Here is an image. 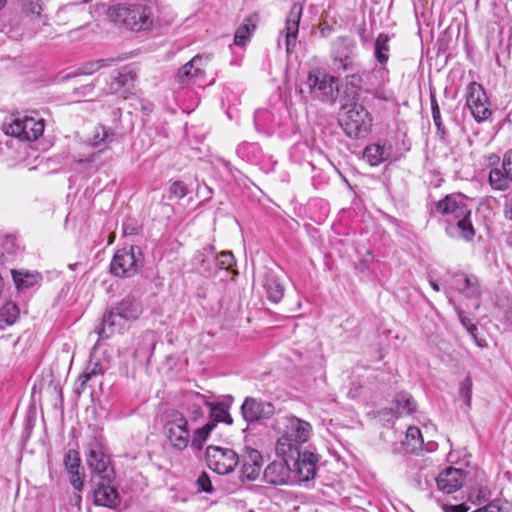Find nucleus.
<instances>
[{"instance_id":"7ed1b4c3","label":"nucleus","mask_w":512,"mask_h":512,"mask_svg":"<svg viewBox=\"0 0 512 512\" xmlns=\"http://www.w3.org/2000/svg\"><path fill=\"white\" fill-rule=\"evenodd\" d=\"M142 313L141 301L134 295H127L105 312L97 334L101 339L109 338L115 332H121L126 323L138 320Z\"/></svg>"},{"instance_id":"4d7b16f0","label":"nucleus","mask_w":512,"mask_h":512,"mask_svg":"<svg viewBox=\"0 0 512 512\" xmlns=\"http://www.w3.org/2000/svg\"><path fill=\"white\" fill-rule=\"evenodd\" d=\"M348 84H350L351 86L353 87H356V88H359L361 86V77L359 75H356V74H352L350 76H348Z\"/></svg>"},{"instance_id":"a18cd8bd","label":"nucleus","mask_w":512,"mask_h":512,"mask_svg":"<svg viewBox=\"0 0 512 512\" xmlns=\"http://www.w3.org/2000/svg\"><path fill=\"white\" fill-rule=\"evenodd\" d=\"M449 303L454 307L458 319L462 323V325L467 329V331L473 334V331L476 330L475 325L472 323L471 319L466 315V313L455 303L452 297L448 296Z\"/></svg>"},{"instance_id":"1a4fd4ad","label":"nucleus","mask_w":512,"mask_h":512,"mask_svg":"<svg viewBox=\"0 0 512 512\" xmlns=\"http://www.w3.org/2000/svg\"><path fill=\"white\" fill-rule=\"evenodd\" d=\"M307 85L310 94L322 102H333L338 92L336 78L319 69L309 72Z\"/></svg>"},{"instance_id":"bf43d9fd","label":"nucleus","mask_w":512,"mask_h":512,"mask_svg":"<svg viewBox=\"0 0 512 512\" xmlns=\"http://www.w3.org/2000/svg\"><path fill=\"white\" fill-rule=\"evenodd\" d=\"M264 114H266V111L264 110H259L255 113L254 121L256 126H258V121Z\"/></svg>"},{"instance_id":"680f3d73","label":"nucleus","mask_w":512,"mask_h":512,"mask_svg":"<svg viewBox=\"0 0 512 512\" xmlns=\"http://www.w3.org/2000/svg\"><path fill=\"white\" fill-rule=\"evenodd\" d=\"M143 109L146 111V112H150L152 110V105L149 104L148 106H144Z\"/></svg>"},{"instance_id":"052dcab7","label":"nucleus","mask_w":512,"mask_h":512,"mask_svg":"<svg viewBox=\"0 0 512 512\" xmlns=\"http://www.w3.org/2000/svg\"><path fill=\"white\" fill-rule=\"evenodd\" d=\"M430 285H431V287H432L435 291H437V292H438V291H440V286H439V284H438L436 281L431 280V281H430Z\"/></svg>"},{"instance_id":"5701e85b","label":"nucleus","mask_w":512,"mask_h":512,"mask_svg":"<svg viewBox=\"0 0 512 512\" xmlns=\"http://www.w3.org/2000/svg\"><path fill=\"white\" fill-rule=\"evenodd\" d=\"M303 13V6L300 3H294L286 17L285 21V44L286 51L290 54L296 45L299 32V23Z\"/></svg>"},{"instance_id":"ddd939ff","label":"nucleus","mask_w":512,"mask_h":512,"mask_svg":"<svg viewBox=\"0 0 512 512\" xmlns=\"http://www.w3.org/2000/svg\"><path fill=\"white\" fill-rule=\"evenodd\" d=\"M445 283L450 290L460 293L465 298L477 300L481 295L479 280L474 275L464 272L449 273Z\"/></svg>"},{"instance_id":"13d9d810","label":"nucleus","mask_w":512,"mask_h":512,"mask_svg":"<svg viewBox=\"0 0 512 512\" xmlns=\"http://www.w3.org/2000/svg\"><path fill=\"white\" fill-rule=\"evenodd\" d=\"M504 214L507 219L512 221V197L505 203Z\"/></svg>"},{"instance_id":"9b49d317","label":"nucleus","mask_w":512,"mask_h":512,"mask_svg":"<svg viewBox=\"0 0 512 512\" xmlns=\"http://www.w3.org/2000/svg\"><path fill=\"white\" fill-rule=\"evenodd\" d=\"M210 55H196L184 66H182L176 76V82L181 86L198 85L205 83V67L210 62Z\"/></svg>"},{"instance_id":"ea45409f","label":"nucleus","mask_w":512,"mask_h":512,"mask_svg":"<svg viewBox=\"0 0 512 512\" xmlns=\"http://www.w3.org/2000/svg\"><path fill=\"white\" fill-rule=\"evenodd\" d=\"M19 314L18 306L11 301L6 302L0 309V317L7 325L14 324L18 319Z\"/></svg>"},{"instance_id":"39448f33","label":"nucleus","mask_w":512,"mask_h":512,"mask_svg":"<svg viewBox=\"0 0 512 512\" xmlns=\"http://www.w3.org/2000/svg\"><path fill=\"white\" fill-rule=\"evenodd\" d=\"M144 258L140 247L130 246L115 252L110 263V272L117 277H132L143 266Z\"/></svg>"},{"instance_id":"e2e57ef3","label":"nucleus","mask_w":512,"mask_h":512,"mask_svg":"<svg viewBox=\"0 0 512 512\" xmlns=\"http://www.w3.org/2000/svg\"><path fill=\"white\" fill-rule=\"evenodd\" d=\"M92 0H81V1H75L73 2V4H79V3H88V2H91Z\"/></svg>"},{"instance_id":"cd10ccee","label":"nucleus","mask_w":512,"mask_h":512,"mask_svg":"<svg viewBox=\"0 0 512 512\" xmlns=\"http://www.w3.org/2000/svg\"><path fill=\"white\" fill-rule=\"evenodd\" d=\"M390 144L373 143L364 149L363 158L371 165L378 166L388 160L391 155Z\"/></svg>"},{"instance_id":"c03bdc74","label":"nucleus","mask_w":512,"mask_h":512,"mask_svg":"<svg viewBox=\"0 0 512 512\" xmlns=\"http://www.w3.org/2000/svg\"><path fill=\"white\" fill-rule=\"evenodd\" d=\"M472 379L470 376L465 377V379L460 383L459 387V395L464 400V403L467 408L471 406V398H472Z\"/></svg>"},{"instance_id":"72a5a7b5","label":"nucleus","mask_w":512,"mask_h":512,"mask_svg":"<svg viewBox=\"0 0 512 512\" xmlns=\"http://www.w3.org/2000/svg\"><path fill=\"white\" fill-rule=\"evenodd\" d=\"M423 444L420 429L416 426H409L406 431L405 440L402 442L405 453H418L423 449Z\"/></svg>"},{"instance_id":"473e14b6","label":"nucleus","mask_w":512,"mask_h":512,"mask_svg":"<svg viewBox=\"0 0 512 512\" xmlns=\"http://www.w3.org/2000/svg\"><path fill=\"white\" fill-rule=\"evenodd\" d=\"M12 278L18 289L27 290L37 285L41 281L42 276L38 272L12 270Z\"/></svg>"},{"instance_id":"aec40b11","label":"nucleus","mask_w":512,"mask_h":512,"mask_svg":"<svg viewBox=\"0 0 512 512\" xmlns=\"http://www.w3.org/2000/svg\"><path fill=\"white\" fill-rule=\"evenodd\" d=\"M467 473L458 468L448 467L434 478L437 487L445 494H452L461 489L465 483Z\"/></svg>"},{"instance_id":"e433bc0d","label":"nucleus","mask_w":512,"mask_h":512,"mask_svg":"<svg viewBox=\"0 0 512 512\" xmlns=\"http://www.w3.org/2000/svg\"><path fill=\"white\" fill-rule=\"evenodd\" d=\"M236 151L239 157L251 163L259 162L262 155L261 147L257 143L243 142Z\"/></svg>"},{"instance_id":"6ab92c4d","label":"nucleus","mask_w":512,"mask_h":512,"mask_svg":"<svg viewBox=\"0 0 512 512\" xmlns=\"http://www.w3.org/2000/svg\"><path fill=\"white\" fill-rule=\"evenodd\" d=\"M281 460L271 462L264 470V480L271 485L280 486L292 484L291 467L289 465L290 457H282Z\"/></svg>"},{"instance_id":"a19ab883","label":"nucleus","mask_w":512,"mask_h":512,"mask_svg":"<svg viewBox=\"0 0 512 512\" xmlns=\"http://www.w3.org/2000/svg\"><path fill=\"white\" fill-rule=\"evenodd\" d=\"M491 492L489 488L485 485H478L476 487H472L468 494V499L474 504H481L490 499Z\"/></svg>"},{"instance_id":"c85d7f7f","label":"nucleus","mask_w":512,"mask_h":512,"mask_svg":"<svg viewBox=\"0 0 512 512\" xmlns=\"http://www.w3.org/2000/svg\"><path fill=\"white\" fill-rule=\"evenodd\" d=\"M104 373L103 367L99 362L89 361L83 372L78 376L74 391L76 394H82L89 382L94 381L98 376Z\"/></svg>"},{"instance_id":"864d4df0","label":"nucleus","mask_w":512,"mask_h":512,"mask_svg":"<svg viewBox=\"0 0 512 512\" xmlns=\"http://www.w3.org/2000/svg\"><path fill=\"white\" fill-rule=\"evenodd\" d=\"M445 512H467V508L464 504L460 505H445L443 506Z\"/></svg>"},{"instance_id":"bb28decb","label":"nucleus","mask_w":512,"mask_h":512,"mask_svg":"<svg viewBox=\"0 0 512 512\" xmlns=\"http://www.w3.org/2000/svg\"><path fill=\"white\" fill-rule=\"evenodd\" d=\"M64 464L69 474V482L75 490L83 488V474L80 473V457L76 450H69L64 458Z\"/></svg>"},{"instance_id":"603ef678","label":"nucleus","mask_w":512,"mask_h":512,"mask_svg":"<svg viewBox=\"0 0 512 512\" xmlns=\"http://www.w3.org/2000/svg\"><path fill=\"white\" fill-rule=\"evenodd\" d=\"M430 102H431V111L432 115L440 113V107L438 105L436 95L434 91H430Z\"/></svg>"},{"instance_id":"37998d69","label":"nucleus","mask_w":512,"mask_h":512,"mask_svg":"<svg viewBox=\"0 0 512 512\" xmlns=\"http://www.w3.org/2000/svg\"><path fill=\"white\" fill-rule=\"evenodd\" d=\"M251 28L254 29L255 28V25L254 24H242L237 30H236V33H235V36H234V43L238 46H244L249 38H250V32H251Z\"/></svg>"},{"instance_id":"0eeeda50","label":"nucleus","mask_w":512,"mask_h":512,"mask_svg":"<svg viewBox=\"0 0 512 512\" xmlns=\"http://www.w3.org/2000/svg\"><path fill=\"white\" fill-rule=\"evenodd\" d=\"M164 433L171 446L179 451L184 450L190 441L188 421L179 411H171L166 416Z\"/></svg>"},{"instance_id":"4468645a","label":"nucleus","mask_w":512,"mask_h":512,"mask_svg":"<svg viewBox=\"0 0 512 512\" xmlns=\"http://www.w3.org/2000/svg\"><path fill=\"white\" fill-rule=\"evenodd\" d=\"M467 201V197L461 193L450 194L442 200L435 202L431 211L440 215H451L453 219L471 216V209Z\"/></svg>"},{"instance_id":"20e7f679","label":"nucleus","mask_w":512,"mask_h":512,"mask_svg":"<svg viewBox=\"0 0 512 512\" xmlns=\"http://www.w3.org/2000/svg\"><path fill=\"white\" fill-rule=\"evenodd\" d=\"M371 123L372 117L362 105L353 103L342 107L339 124L348 137L358 139L365 136Z\"/></svg>"},{"instance_id":"dca6fc26","label":"nucleus","mask_w":512,"mask_h":512,"mask_svg":"<svg viewBox=\"0 0 512 512\" xmlns=\"http://www.w3.org/2000/svg\"><path fill=\"white\" fill-rule=\"evenodd\" d=\"M113 480L92 481L93 503L97 506H103L110 509L120 505L121 498L117 488L112 484Z\"/></svg>"},{"instance_id":"f257e3e1","label":"nucleus","mask_w":512,"mask_h":512,"mask_svg":"<svg viewBox=\"0 0 512 512\" xmlns=\"http://www.w3.org/2000/svg\"><path fill=\"white\" fill-rule=\"evenodd\" d=\"M156 10V0H137L109 7L107 17L116 25L124 26L134 32H141L153 27Z\"/></svg>"},{"instance_id":"f03ea898","label":"nucleus","mask_w":512,"mask_h":512,"mask_svg":"<svg viewBox=\"0 0 512 512\" xmlns=\"http://www.w3.org/2000/svg\"><path fill=\"white\" fill-rule=\"evenodd\" d=\"M273 428L279 434L275 447L277 455L292 459L301 444L307 442L312 433L311 424L294 415L278 416Z\"/></svg>"},{"instance_id":"423d86ee","label":"nucleus","mask_w":512,"mask_h":512,"mask_svg":"<svg viewBox=\"0 0 512 512\" xmlns=\"http://www.w3.org/2000/svg\"><path fill=\"white\" fill-rule=\"evenodd\" d=\"M45 124L42 118L24 115L3 125L5 134L25 141H34L44 132Z\"/></svg>"},{"instance_id":"49530a36","label":"nucleus","mask_w":512,"mask_h":512,"mask_svg":"<svg viewBox=\"0 0 512 512\" xmlns=\"http://www.w3.org/2000/svg\"><path fill=\"white\" fill-rule=\"evenodd\" d=\"M187 193L188 188L182 181H174L169 187V199H182Z\"/></svg>"},{"instance_id":"f8f14e48","label":"nucleus","mask_w":512,"mask_h":512,"mask_svg":"<svg viewBox=\"0 0 512 512\" xmlns=\"http://www.w3.org/2000/svg\"><path fill=\"white\" fill-rule=\"evenodd\" d=\"M289 460L293 461V468H291V473L294 474L293 482H308L315 478L319 461L317 454L308 450L300 451L298 449L294 454V458H289Z\"/></svg>"},{"instance_id":"09e8293b","label":"nucleus","mask_w":512,"mask_h":512,"mask_svg":"<svg viewBox=\"0 0 512 512\" xmlns=\"http://www.w3.org/2000/svg\"><path fill=\"white\" fill-rule=\"evenodd\" d=\"M112 60L109 59H101L97 61H92L84 65L82 72L84 74H93L98 71L100 68L108 66Z\"/></svg>"},{"instance_id":"58836bf2","label":"nucleus","mask_w":512,"mask_h":512,"mask_svg":"<svg viewBox=\"0 0 512 512\" xmlns=\"http://www.w3.org/2000/svg\"><path fill=\"white\" fill-rule=\"evenodd\" d=\"M215 428L213 421H208L204 426L197 428L191 438V444L194 448L202 449L211 431Z\"/></svg>"},{"instance_id":"5fc2aeb1","label":"nucleus","mask_w":512,"mask_h":512,"mask_svg":"<svg viewBox=\"0 0 512 512\" xmlns=\"http://www.w3.org/2000/svg\"><path fill=\"white\" fill-rule=\"evenodd\" d=\"M473 512H501V511H500V508L498 507V505H496V503L493 501V502L489 503L488 505H486L482 508H479Z\"/></svg>"},{"instance_id":"79ce46f5","label":"nucleus","mask_w":512,"mask_h":512,"mask_svg":"<svg viewBox=\"0 0 512 512\" xmlns=\"http://www.w3.org/2000/svg\"><path fill=\"white\" fill-rule=\"evenodd\" d=\"M208 404H210V401H208L204 395L196 394L194 396V402L190 408L191 415L194 421L203 418L204 411L202 409V406L204 405L208 407Z\"/></svg>"},{"instance_id":"412c9836","label":"nucleus","mask_w":512,"mask_h":512,"mask_svg":"<svg viewBox=\"0 0 512 512\" xmlns=\"http://www.w3.org/2000/svg\"><path fill=\"white\" fill-rule=\"evenodd\" d=\"M202 254L205 256L202 259V267L208 275L215 273L217 269L230 270L235 265L234 255L229 251H223L219 256L214 257V247L207 246Z\"/></svg>"},{"instance_id":"4be33fe9","label":"nucleus","mask_w":512,"mask_h":512,"mask_svg":"<svg viewBox=\"0 0 512 512\" xmlns=\"http://www.w3.org/2000/svg\"><path fill=\"white\" fill-rule=\"evenodd\" d=\"M354 43L347 37H339L333 44L332 57L335 67L343 71L353 70Z\"/></svg>"},{"instance_id":"0e129e2a","label":"nucleus","mask_w":512,"mask_h":512,"mask_svg":"<svg viewBox=\"0 0 512 512\" xmlns=\"http://www.w3.org/2000/svg\"><path fill=\"white\" fill-rule=\"evenodd\" d=\"M7 3V0H0V9H2Z\"/></svg>"},{"instance_id":"f704fd0d","label":"nucleus","mask_w":512,"mask_h":512,"mask_svg":"<svg viewBox=\"0 0 512 512\" xmlns=\"http://www.w3.org/2000/svg\"><path fill=\"white\" fill-rule=\"evenodd\" d=\"M389 52V36L385 33H380L374 44V58L383 70L389 60Z\"/></svg>"},{"instance_id":"c9c22d12","label":"nucleus","mask_w":512,"mask_h":512,"mask_svg":"<svg viewBox=\"0 0 512 512\" xmlns=\"http://www.w3.org/2000/svg\"><path fill=\"white\" fill-rule=\"evenodd\" d=\"M210 410V421H213L216 425L219 422H224L226 424H232L233 419L229 413V405L224 402H210L208 404Z\"/></svg>"},{"instance_id":"b1692460","label":"nucleus","mask_w":512,"mask_h":512,"mask_svg":"<svg viewBox=\"0 0 512 512\" xmlns=\"http://www.w3.org/2000/svg\"><path fill=\"white\" fill-rule=\"evenodd\" d=\"M115 132L112 128L106 127L104 125H98L95 127V130L92 136L89 138V144L92 147H102L97 153H92L86 158H78L77 162L79 164L93 163L97 158L98 154L102 152L108 145L115 140Z\"/></svg>"},{"instance_id":"7c9ffc66","label":"nucleus","mask_w":512,"mask_h":512,"mask_svg":"<svg viewBox=\"0 0 512 512\" xmlns=\"http://www.w3.org/2000/svg\"><path fill=\"white\" fill-rule=\"evenodd\" d=\"M453 220L455 224H450L446 229L448 234L458 236L466 241H471L475 236L471 216L456 217Z\"/></svg>"},{"instance_id":"393cba45","label":"nucleus","mask_w":512,"mask_h":512,"mask_svg":"<svg viewBox=\"0 0 512 512\" xmlns=\"http://www.w3.org/2000/svg\"><path fill=\"white\" fill-rule=\"evenodd\" d=\"M22 15L33 25V32H37L41 25H47V15L43 13L42 0H17Z\"/></svg>"},{"instance_id":"69168bd1","label":"nucleus","mask_w":512,"mask_h":512,"mask_svg":"<svg viewBox=\"0 0 512 512\" xmlns=\"http://www.w3.org/2000/svg\"><path fill=\"white\" fill-rule=\"evenodd\" d=\"M77 502H78V504L81 502V496H79V495L77 496Z\"/></svg>"},{"instance_id":"9d476101","label":"nucleus","mask_w":512,"mask_h":512,"mask_svg":"<svg viewBox=\"0 0 512 512\" xmlns=\"http://www.w3.org/2000/svg\"><path fill=\"white\" fill-rule=\"evenodd\" d=\"M466 105L478 123L492 116L491 103L484 88L477 82H470L466 88Z\"/></svg>"},{"instance_id":"a878e982","label":"nucleus","mask_w":512,"mask_h":512,"mask_svg":"<svg viewBox=\"0 0 512 512\" xmlns=\"http://www.w3.org/2000/svg\"><path fill=\"white\" fill-rule=\"evenodd\" d=\"M135 78L136 75L131 69L127 67L122 68L109 84L110 93L118 94L124 99L127 98L134 88Z\"/></svg>"},{"instance_id":"6e6d98bb","label":"nucleus","mask_w":512,"mask_h":512,"mask_svg":"<svg viewBox=\"0 0 512 512\" xmlns=\"http://www.w3.org/2000/svg\"><path fill=\"white\" fill-rule=\"evenodd\" d=\"M433 122L438 130V132H441L442 134L445 133V128L442 122L441 113L432 115Z\"/></svg>"},{"instance_id":"3c124183","label":"nucleus","mask_w":512,"mask_h":512,"mask_svg":"<svg viewBox=\"0 0 512 512\" xmlns=\"http://www.w3.org/2000/svg\"><path fill=\"white\" fill-rule=\"evenodd\" d=\"M485 160H486V164L487 166L491 167L492 168H495V167H499V163H500V156H498L497 154L495 153H490L489 155H487L485 157Z\"/></svg>"},{"instance_id":"8fccbe9b","label":"nucleus","mask_w":512,"mask_h":512,"mask_svg":"<svg viewBox=\"0 0 512 512\" xmlns=\"http://www.w3.org/2000/svg\"><path fill=\"white\" fill-rule=\"evenodd\" d=\"M500 309L504 320L512 326V300L507 299L505 303L501 304Z\"/></svg>"},{"instance_id":"2eb2a0df","label":"nucleus","mask_w":512,"mask_h":512,"mask_svg":"<svg viewBox=\"0 0 512 512\" xmlns=\"http://www.w3.org/2000/svg\"><path fill=\"white\" fill-rule=\"evenodd\" d=\"M87 464L92 471L91 482L98 479L114 480V469L110 465V459L97 445L90 447Z\"/></svg>"},{"instance_id":"6e6552de","label":"nucleus","mask_w":512,"mask_h":512,"mask_svg":"<svg viewBox=\"0 0 512 512\" xmlns=\"http://www.w3.org/2000/svg\"><path fill=\"white\" fill-rule=\"evenodd\" d=\"M205 459L207 466L219 475L233 472L239 464V456L234 450L214 445L206 448Z\"/></svg>"},{"instance_id":"f3484780","label":"nucleus","mask_w":512,"mask_h":512,"mask_svg":"<svg viewBox=\"0 0 512 512\" xmlns=\"http://www.w3.org/2000/svg\"><path fill=\"white\" fill-rule=\"evenodd\" d=\"M488 182L493 190L506 191L512 184V149L505 152L501 167L490 169Z\"/></svg>"},{"instance_id":"4c0bfd02","label":"nucleus","mask_w":512,"mask_h":512,"mask_svg":"<svg viewBox=\"0 0 512 512\" xmlns=\"http://www.w3.org/2000/svg\"><path fill=\"white\" fill-rule=\"evenodd\" d=\"M394 401L399 415H408L416 410V403L413 397L406 392H399L395 396Z\"/></svg>"},{"instance_id":"de8ad7c7","label":"nucleus","mask_w":512,"mask_h":512,"mask_svg":"<svg viewBox=\"0 0 512 512\" xmlns=\"http://www.w3.org/2000/svg\"><path fill=\"white\" fill-rule=\"evenodd\" d=\"M196 486L199 492L212 493L214 490L211 479L205 472H202L198 476L196 480Z\"/></svg>"},{"instance_id":"2f4dec72","label":"nucleus","mask_w":512,"mask_h":512,"mask_svg":"<svg viewBox=\"0 0 512 512\" xmlns=\"http://www.w3.org/2000/svg\"><path fill=\"white\" fill-rule=\"evenodd\" d=\"M263 287L266 291L267 298L272 303H279L284 296V285L273 272H266L263 281Z\"/></svg>"},{"instance_id":"a211bd4d","label":"nucleus","mask_w":512,"mask_h":512,"mask_svg":"<svg viewBox=\"0 0 512 512\" xmlns=\"http://www.w3.org/2000/svg\"><path fill=\"white\" fill-rule=\"evenodd\" d=\"M274 412L275 407L272 403L253 397H246L241 406V414L247 423L268 419Z\"/></svg>"},{"instance_id":"c756f323","label":"nucleus","mask_w":512,"mask_h":512,"mask_svg":"<svg viewBox=\"0 0 512 512\" xmlns=\"http://www.w3.org/2000/svg\"><path fill=\"white\" fill-rule=\"evenodd\" d=\"M262 455L259 451L251 449L243 460L242 477L248 481L256 480L261 472Z\"/></svg>"}]
</instances>
